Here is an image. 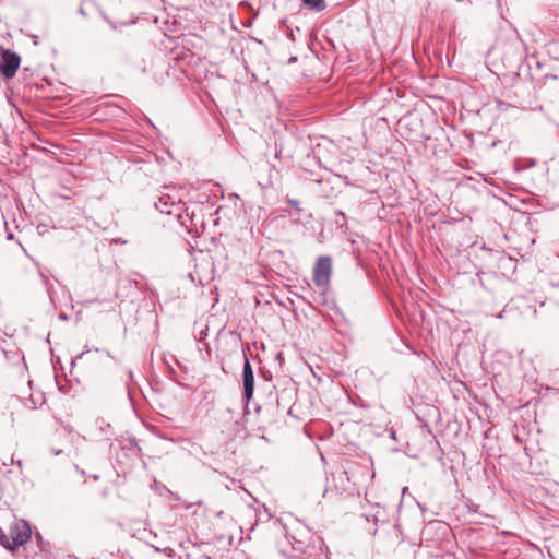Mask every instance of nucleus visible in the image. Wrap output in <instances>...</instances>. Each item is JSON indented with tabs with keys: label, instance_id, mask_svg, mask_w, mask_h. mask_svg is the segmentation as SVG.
Returning a JSON list of instances; mask_svg holds the SVG:
<instances>
[{
	"label": "nucleus",
	"instance_id": "1",
	"mask_svg": "<svg viewBox=\"0 0 559 559\" xmlns=\"http://www.w3.org/2000/svg\"><path fill=\"white\" fill-rule=\"evenodd\" d=\"M286 539L292 546L289 557L298 559L313 547V533L300 522H296L286 531Z\"/></svg>",
	"mask_w": 559,
	"mask_h": 559
},
{
	"label": "nucleus",
	"instance_id": "2",
	"mask_svg": "<svg viewBox=\"0 0 559 559\" xmlns=\"http://www.w3.org/2000/svg\"><path fill=\"white\" fill-rule=\"evenodd\" d=\"M31 533V526L27 522L23 520L15 521L10 525L8 533L1 532L0 544L9 550H14L28 542Z\"/></svg>",
	"mask_w": 559,
	"mask_h": 559
},
{
	"label": "nucleus",
	"instance_id": "3",
	"mask_svg": "<svg viewBox=\"0 0 559 559\" xmlns=\"http://www.w3.org/2000/svg\"><path fill=\"white\" fill-rule=\"evenodd\" d=\"M332 273V261L330 257L318 258L314 267L312 280L317 287L325 288L329 286Z\"/></svg>",
	"mask_w": 559,
	"mask_h": 559
},
{
	"label": "nucleus",
	"instance_id": "4",
	"mask_svg": "<svg viewBox=\"0 0 559 559\" xmlns=\"http://www.w3.org/2000/svg\"><path fill=\"white\" fill-rule=\"evenodd\" d=\"M20 63L21 58L16 52L10 49L1 50L0 72L4 78H13L16 74Z\"/></svg>",
	"mask_w": 559,
	"mask_h": 559
},
{
	"label": "nucleus",
	"instance_id": "5",
	"mask_svg": "<svg viewBox=\"0 0 559 559\" xmlns=\"http://www.w3.org/2000/svg\"><path fill=\"white\" fill-rule=\"evenodd\" d=\"M243 379V396L247 401H249L253 395L254 390V376L251 364L246 358L242 371Z\"/></svg>",
	"mask_w": 559,
	"mask_h": 559
},
{
	"label": "nucleus",
	"instance_id": "6",
	"mask_svg": "<svg viewBox=\"0 0 559 559\" xmlns=\"http://www.w3.org/2000/svg\"><path fill=\"white\" fill-rule=\"evenodd\" d=\"M169 199V197H160L159 198V202L156 203V207L162 212V213H166V214H171V206H174V204L171 203L170 205L168 204L167 200Z\"/></svg>",
	"mask_w": 559,
	"mask_h": 559
},
{
	"label": "nucleus",
	"instance_id": "7",
	"mask_svg": "<svg viewBox=\"0 0 559 559\" xmlns=\"http://www.w3.org/2000/svg\"><path fill=\"white\" fill-rule=\"evenodd\" d=\"M306 5H308L310 9L320 12L324 10L325 3L324 0H302Z\"/></svg>",
	"mask_w": 559,
	"mask_h": 559
},
{
	"label": "nucleus",
	"instance_id": "8",
	"mask_svg": "<svg viewBox=\"0 0 559 559\" xmlns=\"http://www.w3.org/2000/svg\"><path fill=\"white\" fill-rule=\"evenodd\" d=\"M9 463H11V464L13 463V457H9V462H8V460H4L2 464L4 466H7V465H9Z\"/></svg>",
	"mask_w": 559,
	"mask_h": 559
}]
</instances>
